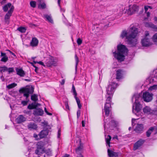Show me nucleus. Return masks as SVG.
<instances>
[{
  "mask_svg": "<svg viewBox=\"0 0 157 157\" xmlns=\"http://www.w3.org/2000/svg\"><path fill=\"white\" fill-rule=\"evenodd\" d=\"M77 118L78 119L80 115V110H78L77 111Z\"/></svg>",
  "mask_w": 157,
  "mask_h": 157,
  "instance_id": "45",
  "label": "nucleus"
},
{
  "mask_svg": "<svg viewBox=\"0 0 157 157\" xmlns=\"http://www.w3.org/2000/svg\"><path fill=\"white\" fill-rule=\"evenodd\" d=\"M79 145L75 149V152L76 153L79 155V157H83L81 154V152L82 151L83 149V144L82 143H81L80 139L79 140Z\"/></svg>",
  "mask_w": 157,
  "mask_h": 157,
  "instance_id": "9",
  "label": "nucleus"
},
{
  "mask_svg": "<svg viewBox=\"0 0 157 157\" xmlns=\"http://www.w3.org/2000/svg\"><path fill=\"white\" fill-rule=\"evenodd\" d=\"M33 137H34L36 140H38V139H39L38 138V135L37 134H33Z\"/></svg>",
  "mask_w": 157,
  "mask_h": 157,
  "instance_id": "53",
  "label": "nucleus"
},
{
  "mask_svg": "<svg viewBox=\"0 0 157 157\" xmlns=\"http://www.w3.org/2000/svg\"><path fill=\"white\" fill-rule=\"evenodd\" d=\"M122 77L121 70H118L116 72V79H119Z\"/></svg>",
  "mask_w": 157,
  "mask_h": 157,
  "instance_id": "26",
  "label": "nucleus"
},
{
  "mask_svg": "<svg viewBox=\"0 0 157 157\" xmlns=\"http://www.w3.org/2000/svg\"><path fill=\"white\" fill-rule=\"evenodd\" d=\"M65 105L66 106V109H67L68 110H69V105H68V103L67 102H65Z\"/></svg>",
  "mask_w": 157,
  "mask_h": 157,
  "instance_id": "48",
  "label": "nucleus"
},
{
  "mask_svg": "<svg viewBox=\"0 0 157 157\" xmlns=\"http://www.w3.org/2000/svg\"><path fill=\"white\" fill-rule=\"evenodd\" d=\"M44 110L45 112H46V113L48 115H52V113H49L47 110L46 108H44Z\"/></svg>",
  "mask_w": 157,
  "mask_h": 157,
  "instance_id": "46",
  "label": "nucleus"
},
{
  "mask_svg": "<svg viewBox=\"0 0 157 157\" xmlns=\"http://www.w3.org/2000/svg\"><path fill=\"white\" fill-rule=\"evenodd\" d=\"M107 152L108 155L109 157H117L118 156L117 154L109 148L108 149Z\"/></svg>",
  "mask_w": 157,
  "mask_h": 157,
  "instance_id": "21",
  "label": "nucleus"
},
{
  "mask_svg": "<svg viewBox=\"0 0 157 157\" xmlns=\"http://www.w3.org/2000/svg\"><path fill=\"white\" fill-rule=\"evenodd\" d=\"M44 141H40L38 142L36 144V149L35 151V153L38 155H40L43 153L46 152Z\"/></svg>",
  "mask_w": 157,
  "mask_h": 157,
  "instance_id": "5",
  "label": "nucleus"
},
{
  "mask_svg": "<svg viewBox=\"0 0 157 157\" xmlns=\"http://www.w3.org/2000/svg\"><path fill=\"white\" fill-rule=\"evenodd\" d=\"M134 122H135V120H134V121L133 120V119L132 120V125H134L135 124L134 123Z\"/></svg>",
  "mask_w": 157,
  "mask_h": 157,
  "instance_id": "62",
  "label": "nucleus"
},
{
  "mask_svg": "<svg viewBox=\"0 0 157 157\" xmlns=\"http://www.w3.org/2000/svg\"><path fill=\"white\" fill-rule=\"evenodd\" d=\"M106 145L107 146H108L109 147H110L112 146L110 145V142H109V143L108 144H106Z\"/></svg>",
  "mask_w": 157,
  "mask_h": 157,
  "instance_id": "60",
  "label": "nucleus"
},
{
  "mask_svg": "<svg viewBox=\"0 0 157 157\" xmlns=\"http://www.w3.org/2000/svg\"><path fill=\"white\" fill-rule=\"evenodd\" d=\"M27 127L30 130H36L37 128V125L33 122H30L28 124Z\"/></svg>",
  "mask_w": 157,
  "mask_h": 157,
  "instance_id": "20",
  "label": "nucleus"
},
{
  "mask_svg": "<svg viewBox=\"0 0 157 157\" xmlns=\"http://www.w3.org/2000/svg\"><path fill=\"white\" fill-rule=\"evenodd\" d=\"M154 31H157V26L155 25L154 27L152 29Z\"/></svg>",
  "mask_w": 157,
  "mask_h": 157,
  "instance_id": "58",
  "label": "nucleus"
},
{
  "mask_svg": "<svg viewBox=\"0 0 157 157\" xmlns=\"http://www.w3.org/2000/svg\"><path fill=\"white\" fill-rule=\"evenodd\" d=\"M69 155L67 154H65V155L63 156V157H69Z\"/></svg>",
  "mask_w": 157,
  "mask_h": 157,
  "instance_id": "64",
  "label": "nucleus"
},
{
  "mask_svg": "<svg viewBox=\"0 0 157 157\" xmlns=\"http://www.w3.org/2000/svg\"><path fill=\"white\" fill-rule=\"evenodd\" d=\"M33 103L34 104V105L35 108H36V107L38 106V105H40L39 103H36L35 102Z\"/></svg>",
  "mask_w": 157,
  "mask_h": 157,
  "instance_id": "54",
  "label": "nucleus"
},
{
  "mask_svg": "<svg viewBox=\"0 0 157 157\" xmlns=\"http://www.w3.org/2000/svg\"><path fill=\"white\" fill-rule=\"evenodd\" d=\"M143 124H137L134 129V131L137 133H140L143 132Z\"/></svg>",
  "mask_w": 157,
  "mask_h": 157,
  "instance_id": "13",
  "label": "nucleus"
},
{
  "mask_svg": "<svg viewBox=\"0 0 157 157\" xmlns=\"http://www.w3.org/2000/svg\"><path fill=\"white\" fill-rule=\"evenodd\" d=\"M7 70V67L6 66H4L3 67H0V72L2 73L6 71Z\"/></svg>",
  "mask_w": 157,
  "mask_h": 157,
  "instance_id": "34",
  "label": "nucleus"
},
{
  "mask_svg": "<svg viewBox=\"0 0 157 157\" xmlns=\"http://www.w3.org/2000/svg\"><path fill=\"white\" fill-rule=\"evenodd\" d=\"M14 9V7L13 6H12L8 12L5 15L4 17V20L5 22L8 24L9 23L10 17L12 15V13Z\"/></svg>",
  "mask_w": 157,
  "mask_h": 157,
  "instance_id": "7",
  "label": "nucleus"
},
{
  "mask_svg": "<svg viewBox=\"0 0 157 157\" xmlns=\"http://www.w3.org/2000/svg\"><path fill=\"white\" fill-rule=\"evenodd\" d=\"M107 125L108 127L107 128L111 130H113V128L117 126L115 121L114 120H111L109 122V124H107Z\"/></svg>",
  "mask_w": 157,
  "mask_h": 157,
  "instance_id": "15",
  "label": "nucleus"
},
{
  "mask_svg": "<svg viewBox=\"0 0 157 157\" xmlns=\"http://www.w3.org/2000/svg\"><path fill=\"white\" fill-rule=\"evenodd\" d=\"M138 33V29L133 26L130 28L128 32L125 30L123 31L120 37L122 39L125 37L128 44L132 47H134L137 44V40L136 37Z\"/></svg>",
  "mask_w": 157,
  "mask_h": 157,
  "instance_id": "1",
  "label": "nucleus"
},
{
  "mask_svg": "<svg viewBox=\"0 0 157 157\" xmlns=\"http://www.w3.org/2000/svg\"><path fill=\"white\" fill-rule=\"evenodd\" d=\"M75 98L76 100L78 108L80 109L82 107V105L80 103V101L78 97H75Z\"/></svg>",
  "mask_w": 157,
  "mask_h": 157,
  "instance_id": "31",
  "label": "nucleus"
},
{
  "mask_svg": "<svg viewBox=\"0 0 157 157\" xmlns=\"http://www.w3.org/2000/svg\"><path fill=\"white\" fill-rule=\"evenodd\" d=\"M26 120V118L22 115H21L16 118V121L17 124H20L25 121Z\"/></svg>",
  "mask_w": 157,
  "mask_h": 157,
  "instance_id": "19",
  "label": "nucleus"
},
{
  "mask_svg": "<svg viewBox=\"0 0 157 157\" xmlns=\"http://www.w3.org/2000/svg\"><path fill=\"white\" fill-rule=\"evenodd\" d=\"M104 130H105L104 134H105V142H106V144H108V143H109V142H110V141L111 139L112 138H111V136L109 135H108L107 137H106V131H105V130L106 128V123H105V121H104Z\"/></svg>",
  "mask_w": 157,
  "mask_h": 157,
  "instance_id": "16",
  "label": "nucleus"
},
{
  "mask_svg": "<svg viewBox=\"0 0 157 157\" xmlns=\"http://www.w3.org/2000/svg\"><path fill=\"white\" fill-rule=\"evenodd\" d=\"M12 6H12V4L11 3H8L6 5L3 6V11L5 12H7L8 10V8L10 7H11Z\"/></svg>",
  "mask_w": 157,
  "mask_h": 157,
  "instance_id": "25",
  "label": "nucleus"
},
{
  "mask_svg": "<svg viewBox=\"0 0 157 157\" xmlns=\"http://www.w3.org/2000/svg\"><path fill=\"white\" fill-rule=\"evenodd\" d=\"M31 6L33 8H35L36 7V2L35 1H31L30 2Z\"/></svg>",
  "mask_w": 157,
  "mask_h": 157,
  "instance_id": "37",
  "label": "nucleus"
},
{
  "mask_svg": "<svg viewBox=\"0 0 157 157\" xmlns=\"http://www.w3.org/2000/svg\"><path fill=\"white\" fill-rule=\"evenodd\" d=\"M153 94H150L149 92L146 91L143 94V98L144 101L148 102L152 99Z\"/></svg>",
  "mask_w": 157,
  "mask_h": 157,
  "instance_id": "8",
  "label": "nucleus"
},
{
  "mask_svg": "<svg viewBox=\"0 0 157 157\" xmlns=\"http://www.w3.org/2000/svg\"><path fill=\"white\" fill-rule=\"evenodd\" d=\"M145 141V140L141 139L137 141L134 144L133 147L134 150H136L138 149L144 143Z\"/></svg>",
  "mask_w": 157,
  "mask_h": 157,
  "instance_id": "10",
  "label": "nucleus"
},
{
  "mask_svg": "<svg viewBox=\"0 0 157 157\" xmlns=\"http://www.w3.org/2000/svg\"><path fill=\"white\" fill-rule=\"evenodd\" d=\"M29 100L28 101H21V104L23 105V106H26L27 105L28 103V102Z\"/></svg>",
  "mask_w": 157,
  "mask_h": 157,
  "instance_id": "42",
  "label": "nucleus"
},
{
  "mask_svg": "<svg viewBox=\"0 0 157 157\" xmlns=\"http://www.w3.org/2000/svg\"><path fill=\"white\" fill-rule=\"evenodd\" d=\"M82 126L83 127H84L85 126V122L84 121H82Z\"/></svg>",
  "mask_w": 157,
  "mask_h": 157,
  "instance_id": "59",
  "label": "nucleus"
},
{
  "mask_svg": "<svg viewBox=\"0 0 157 157\" xmlns=\"http://www.w3.org/2000/svg\"><path fill=\"white\" fill-rule=\"evenodd\" d=\"M31 100L35 102H36L38 100V98L37 95L35 94L32 95L31 97Z\"/></svg>",
  "mask_w": 157,
  "mask_h": 157,
  "instance_id": "29",
  "label": "nucleus"
},
{
  "mask_svg": "<svg viewBox=\"0 0 157 157\" xmlns=\"http://www.w3.org/2000/svg\"><path fill=\"white\" fill-rule=\"evenodd\" d=\"M44 17L46 19V20L48 21L51 23H53V21L52 19V18L51 16L47 14H45L44 15Z\"/></svg>",
  "mask_w": 157,
  "mask_h": 157,
  "instance_id": "24",
  "label": "nucleus"
},
{
  "mask_svg": "<svg viewBox=\"0 0 157 157\" xmlns=\"http://www.w3.org/2000/svg\"><path fill=\"white\" fill-rule=\"evenodd\" d=\"M56 61L51 56L48 59V61H46V65L48 67L51 66H56Z\"/></svg>",
  "mask_w": 157,
  "mask_h": 157,
  "instance_id": "12",
  "label": "nucleus"
},
{
  "mask_svg": "<svg viewBox=\"0 0 157 157\" xmlns=\"http://www.w3.org/2000/svg\"><path fill=\"white\" fill-rule=\"evenodd\" d=\"M33 66L34 67L35 69V71L36 72H37V71L38 70V68L37 67H36V66H35L34 65H33Z\"/></svg>",
  "mask_w": 157,
  "mask_h": 157,
  "instance_id": "50",
  "label": "nucleus"
},
{
  "mask_svg": "<svg viewBox=\"0 0 157 157\" xmlns=\"http://www.w3.org/2000/svg\"><path fill=\"white\" fill-rule=\"evenodd\" d=\"M38 43V40L35 37L33 38L30 42V45L33 47H35L37 46Z\"/></svg>",
  "mask_w": 157,
  "mask_h": 157,
  "instance_id": "23",
  "label": "nucleus"
},
{
  "mask_svg": "<svg viewBox=\"0 0 157 157\" xmlns=\"http://www.w3.org/2000/svg\"><path fill=\"white\" fill-rule=\"evenodd\" d=\"M117 52L115 51L113 53L115 58L118 61H123L125 59V56L128 54V49L124 45H118L117 46Z\"/></svg>",
  "mask_w": 157,
  "mask_h": 157,
  "instance_id": "3",
  "label": "nucleus"
},
{
  "mask_svg": "<svg viewBox=\"0 0 157 157\" xmlns=\"http://www.w3.org/2000/svg\"><path fill=\"white\" fill-rule=\"evenodd\" d=\"M155 25L151 23H150L149 24V27H150V28L153 29Z\"/></svg>",
  "mask_w": 157,
  "mask_h": 157,
  "instance_id": "47",
  "label": "nucleus"
},
{
  "mask_svg": "<svg viewBox=\"0 0 157 157\" xmlns=\"http://www.w3.org/2000/svg\"><path fill=\"white\" fill-rule=\"evenodd\" d=\"M157 89V85H154L152 86H151L149 88V89L151 90H156Z\"/></svg>",
  "mask_w": 157,
  "mask_h": 157,
  "instance_id": "41",
  "label": "nucleus"
},
{
  "mask_svg": "<svg viewBox=\"0 0 157 157\" xmlns=\"http://www.w3.org/2000/svg\"><path fill=\"white\" fill-rule=\"evenodd\" d=\"M46 7V5L44 3H40L39 5V8L41 9H44Z\"/></svg>",
  "mask_w": 157,
  "mask_h": 157,
  "instance_id": "36",
  "label": "nucleus"
},
{
  "mask_svg": "<svg viewBox=\"0 0 157 157\" xmlns=\"http://www.w3.org/2000/svg\"><path fill=\"white\" fill-rule=\"evenodd\" d=\"M117 84L114 82H109L106 88V91L107 94L106 95V98L104 110L105 115L108 116L109 114L110 108H111V98L114 92V90L116 88Z\"/></svg>",
  "mask_w": 157,
  "mask_h": 157,
  "instance_id": "2",
  "label": "nucleus"
},
{
  "mask_svg": "<svg viewBox=\"0 0 157 157\" xmlns=\"http://www.w3.org/2000/svg\"><path fill=\"white\" fill-rule=\"evenodd\" d=\"M75 70L76 72L77 71V66L79 62V59L77 55L76 54L75 55Z\"/></svg>",
  "mask_w": 157,
  "mask_h": 157,
  "instance_id": "28",
  "label": "nucleus"
},
{
  "mask_svg": "<svg viewBox=\"0 0 157 157\" xmlns=\"http://www.w3.org/2000/svg\"><path fill=\"white\" fill-rule=\"evenodd\" d=\"M143 112L144 113L147 114H154L155 112V111L151 109L149 107L147 106H146L143 108Z\"/></svg>",
  "mask_w": 157,
  "mask_h": 157,
  "instance_id": "14",
  "label": "nucleus"
},
{
  "mask_svg": "<svg viewBox=\"0 0 157 157\" xmlns=\"http://www.w3.org/2000/svg\"><path fill=\"white\" fill-rule=\"evenodd\" d=\"M16 71L17 72V75H19L21 77L24 76L25 75V73L22 69H19L17 68H16Z\"/></svg>",
  "mask_w": 157,
  "mask_h": 157,
  "instance_id": "22",
  "label": "nucleus"
},
{
  "mask_svg": "<svg viewBox=\"0 0 157 157\" xmlns=\"http://www.w3.org/2000/svg\"><path fill=\"white\" fill-rule=\"evenodd\" d=\"M44 113L43 110L40 108H36L33 114L36 116H42Z\"/></svg>",
  "mask_w": 157,
  "mask_h": 157,
  "instance_id": "17",
  "label": "nucleus"
},
{
  "mask_svg": "<svg viewBox=\"0 0 157 157\" xmlns=\"http://www.w3.org/2000/svg\"><path fill=\"white\" fill-rule=\"evenodd\" d=\"M17 85V84L16 83H13L11 84H9V85L7 86V87L8 89H11L12 88H13L15 87Z\"/></svg>",
  "mask_w": 157,
  "mask_h": 157,
  "instance_id": "33",
  "label": "nucleus"
},
{
  "mask_svg": "<svg viewBox=\"0 0 157 157\" xmlns=\"http://www.w3.org/2000/svg\"><path fill=\"white\" fill-rule=\"evenodd\" d=\"M144 8L145 12H147L148 9V6H145Z\"/></svg>",
  "mask_w": 157,
  "mask_h": 157,
  "instance_id": "52",
  "label": "nucleus"
},
{
  "mask_svg": "<svg viewBox=\"0 0 157 157\" xmlns=\"http://www.w3.org/2000/svg\"><path fill=\"white\" fill-rule=\"evenodd\" d=\"M8 60V58L7 56H5V57H3L2 58L1 60V61L2 62H6Z\"/></svg>",
  "mask_w": 157,
  "mask_h": 157,
  "instance_id": "39",
  "label": "nucleus"
},
{
  "mask_svg": "<svg viewBox=\"0 0 157 157\" xmlns=\"http://www.w3.org/2000/svg\"><path fill=\"white\" fill-rule=\"evenodd\" d=\"M38 64H39L40 65H41L44 67H45V65L44 64V63L41 61H40L38 62Z\"/></svg>",
  "mask_w": 157,
  "mask_h": 157,
  "instance_id": "51",
  "label": "nucleus"
},
{
  "mask_svg": "<svg viewBox=\"0 0 157 157\" xmlns=\"http://www.w3.org/2000/svg\"><path fill=\"white\" fill-rule=\"evenodd\" d=\"M138 7L136 5H133L132 6V12L134 13L135 11H136L138 10Z\"/></svg>",
  "mask_w": 157,
  "mask_h": 157,
  "instance_id": "38",
  "label": "nucleus"
},
{
  "mask_svg": "<svg viewBox=\"0 0 157 157\" xmlns=\"http://www.w3.org/2000/svg\"><path fill=\"white\" fill-rule=\"evenodd\" d=\"M24 80L28 82H30L31 81V79H25Z\"/></svg>",
  "mask_w": 157,
  "mask_h": 157,
  "instance_id": "61",
  "label": "nucleus"
},
{
  "mask_svg": "<svg viewBox=\"0 0 157 157\" xmlns=\"http://www.w3.org/2000/svg\"><path fill=\"white\" fill-rule=\"evenodd\" d=\"M1 56L2 57H5V56H7L6 53H5L2 52H1Z\"/></svg>",
  "mask_w": 157,
  "mask_h": 157,
  "instance_id": "49",
  "label": "nucleus"
},
{
  "mask_svg": "<svg viewBox=\"0 0 157 157\" xmlns=\"http://www.w3.org/2000/svg\"><path fill=\"white\" fill-rule=\"evenodd\" d=\"M60 132H61V130L60 129H59L58 131V138H59L60 136Z\"/></svg>",
  "mask_w": 157,
  "mask_h": 157,
  "instance_id": "55",
  "label": "nucleus"
},
{
  "mask_svg": "<svg viewBox=\"0 0 157 157\" xmlns=\"http://www.w3.org/2000/svg\"><path fill=\"white\" fill-rule=\"evenodd\" d=\"M72 91L73 92V95H74V98H75V97H77V94L74 85H72Z\"/></svg>",
  "mask_w": 157,
  "mask_h": 157,
  "instance_id": "32",
  "label": "nucleus"
},
{
  "mask_svg": "<svg viewBox=\"0 0 157 157\" xmlns=\"http://www.w3.org/2000/svg\"><path fill=\"white\" fill-rule=\"evenodd\" d=\"M19 92L20 93L23 94V96L26 97V99L27 100L29 94L33 93L34 88L33 87L30 88H23L19 90Z\"/></svg>",
  "mask_w": 157,
  "mask_h": 157,
  "instance_id": "6",
  "label": "nucleus"
},
{
  "mask_svg": "<svg viewBox=\"0 0 157 157\" xmlns=\"http://www.w3.org/2000/svg\"><path fill=\"white\" fill-rule=\"evenodd\" d=\"M142 44L143 46L147 47L152 44L150 42V39L147 38H144L142 39L141 41Z\"/></svg>",
  "mask_w": 157,
  "mask_h": 157,
  "instance_id": "11",
  "label": "nucleus"
},
{
  "mask_svg": "<svg viewBox=\"0 0 157 157\" xmlns=\"http://www.w3.org/2000/svg\"><path fill=\"white\" fill-rule=\"evenodd\" d=\"M17 30L21 33H24L25 32L26 29L25 27H20L18 28Z\"/></svg>",
  "mask_w": 157,
  "mask_h": 157,
  "instance_id": "30",
  "label": "nucleus"
},
{
  "mask_svg": "<svg viewBox=\"0 0 157 157\" xmlns=\"http://www.w3.org/2000/svg\"><path fill=\"white\" fill-rule=\"evenodd\" d=\"M27 108L29 109H36L33 103L29 104L27 107Z\"/></svg>",
  "mask_w": 157,
  "mask_h": 157,
  "instance_id": "35",
  "label": "nucleus"
},
{
  "mask_svg": "<svg viewBox=\"0 0 157 157\" xmlns=\"http://www.w3.org/2000/svg\"><path fill=\"white\" fill-rule=\"evenodd\" d=\"M149 35V33L148 31H146L145 32V38H147V37Z\"/></svg>",
  "mask_w": 157,
  "mask_h": 157,
  "instance_id": "57",
  "label": "nucleus"
},
{
  "mask_svg": "<svg viewBox=\"0 0 157 157\" xmlns=\"http://www.w3.org/2000/svg\"><path fill=\"white\" fill-rule=\"evenodd\" d=\"M152 38L154 42H157V33H155L153 36Z\"/></svg>",
  "mask_w": 157,
  "mask_h": 157,
  "instance_id": "43",
  "label": "nucleus"
},
{
  "mask_svg": "<svg viewBox=\"0 0 157 157\" xmlns=\"http://www.w3.org/2000/svg\"><path fill=\"white\" fill-rule=\"evenodd\" d=\"M10 54H11L12 55H13L14 56H16L15 55L14 53H13L12 52H11V51H10Z\"/></svg>",
  "mask_w": 157,
  "mask_h": 157,
  "instance_id": "63",
  "label": "nucleus"
},
{
  "mask_svg": "<svg viewBox=\"0 0 157 157\" xmlns=\"http://www.w3.org/2000/svg\"><path fill=\"white\" fill-rule=\"evenodd\" d=\"M153 127H151L146 132V135L147 137H149L153 131L154 130Z\"/></svg>",
  "mask_w": 157,
  "mask_h": 157,
  "instance_id": "27",
  "label": "nucleus"
},
{
  "mask_svg": "<svg viewBox=\"0 0 157 157\" xmlns=\"http://www.w3.org/2000/svg\"><path fill=\"white\" fill-rule=\"evenodd\" d=\"M142 94H135L132 98V101L135 99V102L132 106V112L135 114L140 112L142 108V105L140 103V100L142 99Z\"/></svg>",
  "mask_w": 157,
  "mask_h": 157,
  "instance_id": "4",
  "label": "nucleus"
},
{
  "mask_svg": "<svg viewBox=\"0 0 157 157\" xmlns=\"http://www.w3.org/2000/svg\"><path fill=\"white\" fill-rule=\"evenodd\" d=\"M6 71H8L9 74L13 72L14 71L13 67H10L8 68H7V70Z\"/></svg>",
  "mask_w": 157,
  "mask_h": 157,
  "instance_id": "40",
  "label": "nucleus"
},
{
  "mask_svg": "<svg viewBox=\"0 0 157 157\" xmlns=\"http://www.w3.org/2000/svg\"><path fill=\"white\" fill-rule=\"evenodd\" d=\"M65 80L64 79H62V80L61 81V82H60L61 84L62 85H64V83H65Z\"/></svg>",
  "mask_w": 157,
  "mask_h": 157,
  "instance_id": "56",
  "label": "nucleus"
},
{
  "mask_svg": "<svg viewBox=\"0 0 157 157\" xmlns=\"http://www.w3.org/2000/svg\"><path fill=\"white\" fill-rule=\"evenodd\" d=\"M77 42L78 45H80L82 43V40L80 38H78L77 40Z\"/></svg>",
  "mask_w": 157,
  "mask_h": 157,
  "instance_id": "44",
  "label": "nucleus"
},
{
  "mask_svg": "<svg viewBox=\"0 0 157 157\" xmlns=\"http://www.w3.org/2000/svg\"><path fill=\"white\" fill-rule=\"evenodd\" d=\"M48 129H44L42 130L39 133V135L40 138H43L46 136L48 134Z\"/></svg>",
  "mask_w": 157,
  "mask_h": 157,
  "instance_id": "18",
  "label": "nucleus"
}]
</instances>
